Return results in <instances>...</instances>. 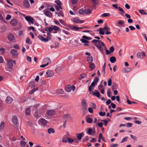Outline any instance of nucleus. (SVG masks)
Segmentation results:
<instances>
[{
	"label": "nucleus",
	"instance_id": "nucleus-1",
	"mask_svg": "<svg viewBox=\"0 0 147 147\" xmlns=\"http://www.w3.org/2000/svg\"><path fill=\"white\" fill-rule=\"evenodd\" d=\"M136 56L138 58L143 59L146 56V54L144 51H142L141 52H138L137 53Z\"/></svg>",
	"mask_w": 147,
	"mask_h": 147
},
{
	"label": "nucleus",
	"instance_id": "nucleus-2",
	"mask_svg": "<svg viewBox=\"0 0 147 147\" xmlns=\"http://www.w3.org/2000/svg\"><path fill=\"white\" fill-rule=\"evenodd\" d=\"M82 105L83 110L84 111H86L88 106L86 100L84 99L82 101Z\"/></svg>",
	"mask_w": 147,
	"mask_h": 147
},
{
	"label": "nucleus",
	"instance_id": "nucleus-3",
	"mask_svg": "<svg viewBox=\"0 0 147 147\" xmlns=\"http://www.w3.org/2000/svg\"><path fill=\"white\" fill-rule=\"evenodd\" d=\"M44 61L47 62L46 64H43L40 65V67L41 68H43L47 65L49 63L51 62V61L50 59L48 57H46L44 59Z\"/></svg>",
	"mask_w": 147,
	"mask_h": 147
},
{
	"label": "nucleus",
	"instance_id": "nucleus-4",
	"mask_svg": "<svg viewBox=\"0 0 147 147\" xmlns=\"http://www.w3.org/2000/svg\"><path fill=\"white\" fill-rule=\"evenodd\" d=\"M10 53L12 55L13 57H17L18 55L17 51L14 49H11L10 51Z\"/></svg>",
	"mask_w": 147,
	"mask_h": 147
},
{
	"label": "nucleus",
	"instance_id": "nucleus-5",
	"mask_svg": "<svg viewBox=\"0 0 147 147\" xmlns=\"http://www.w3.org/2000/svg\"><path fill=\"white\" fill-rule=\"evenodd\" d=\"M63 118L65 120H72V118L71 115L69 114H65L63 116Z\"/></svg>",
	"mask_w": 147,
	"mask_h": 147
},
{
	"label": "nucleus",
	"instance_id": "nucleus-6",
	"mask_svg": "<svg viewBox=\"0 0 147 147\" xmlns=\"http://www.w3.org/2000/svg\"><path fill=\"white\" fill-rule=\"evenodd\" d=\"M46 76L47 77H51L54 74V72L51 70L48 71L46 73Z\"/></svg>",
	"mask_w": 147,
	"mask_h": 147
},
{
	"label": "nucleus",
	"instance_id": "nucleus-7",
	"mask_svg": "<svg viewBox=\"0 0 147 147\" xmlns=\"http://www.w3.org/2000/svg\"><path fill=\"white\" fill-rule=\"evenodd\" d=\"M25 20L28 22H30L33 24L34 23V19L31 17L30 16H26L25 18Z\"/></svg>",
	"mask_w": 147,
	"mask_h": 147
},
{
	"label": "nucleus",
	"instance_id": "nucleus-8",
	"mask_svg": "<svg viewBox=\"0 0 147 147\" xmlns=\"http://www.w3.org/2000/svg\"><path fill=\"white\" fill-rule=\"evenodd\" d=\"M10 24L13 26H15L18 24V22L16 19L11 20L10 22Z\"/></svg>",
	"mask_w": 147,
	"mask_h": 147
},
{
	"label": "nucleus",
	"instance_id": "nucleus-9",
	"mask_svg": "<svg viewBox=\"0 0 147 147\" xmlns=\"http://www.w3.org/2000/svg\"><path fill=\"white\" fill-rule=\"evenodd\" d=\"M12 121L15 125H16L18 123V118L16 116H13L12 118Z\"/></svg>",
	"mask_w": 147,
	"mask_h": 147
},
{
	"label": "nucleus",
	"instance_id": "nucleus-10",
	"mask_svg": "<svg viewBox=\"0 0 147 147\" xmlns=\"http://www.w3.org/2000/svg\"><path fill=\"white\" fill-rule=\"evenodd\" d=\"M44 14L47 16L51 18L52 16L51 13L49 10H45L44 11Z\"/></svg>",
	"mask_w": 147,
	"mask_h": 147
},
{
	"label": "nucleus",
	"instance_id": "nucleus-11",
	"mask_svg": "<svg viewBox=\"0 0 147 147\" xmlns=\"http://www.w3.org/2000/svg\"><path fill=\"white\" fill-rule=\"evenodd\" d=\"M7 62L8 67L9 68H11L13 66V61L12 60H9L7 61Z\"/></svg>",
	"mask_w": 147,
	"mask_h": 147
},
{
	"label": "nucleus",
	"instance_id": "nucleus-12",
	"mask_svg": "<svg viewBox=\"0 0 147 147\" xmlns=\"http://www.w3.org/2000/svg\"><path fill=\"white\" fill-rule=\"evenodd\" d=\"M84 136V134L83 132H82L80 133H78L76 134V136L77 139L78 140H80L82 137Z\"/></svg>",
	"mask_w": 147,
	"mask_h": 147
},
{
	"label": "nucleus",
	"instance_id": "nucleus-13",
	"mask_svg": "<svg viewBox=\"0 0 147 147\" xmlns=\"http://www.w3.org/2000/svg\"><path fill=\"white\" fill-rule=\"evenodd\" d=\"M51 26L53 27V30H54V31H57L59 33H61V30L58 26L53 25H52Z\"/></svg>",
	"mask_w": 147,
	"mask_h": 147
},
{
	"label": "nucleus",
	"instance_id": "nucleus-14",
	"mask_svg": "<svg viewBox=\"0 0 147 147\" xmlns=\"http://www.w3.org/2000/svg\"><path fill=\"white\" fill-rule=\"evenodd\" d=\"M95 92H93L92 93V94L93 95H94L96 97H97L98 98H99L100 97V93L97 90H94Z\"/></svg>",
	"mask_w": 147,
	"mask_h": 147
},
{
	"label": "nucleus",
	"instance_id": "nucleus-15",
	"mask_svg": "<svg viewBox=\"0 0 147 147\" xmlns=\"http://www.w3.org/2000/svg\"><path fill=\"white\" fill-rule=\"evenodd\" d=\"M23 5L26 7H29L30 5L28 1L27 0H24L23 1Z\"/></svg>",
	"mask_w": 147,
	"mask_h": 147
},
{
	"label": "nucleus",
	"instance_id": "nucleus-16",
	"mask_svg": "<svg viewBox=\"0 0 147 147\" xmlns=\"http://www.w3.org/2000/svg\"><path fill=\"white\" fill-rule=\"evenodd\" d=\"M38 38L42 42H45L48 41V39H46V38H45L41 35H39Z\"/></svg>",
	"mask_w": 147,
	"mask_h": 147
},
{
	"label": "nucleus",
	"instance_id": "nucleus-17",
	"mask_svg": "<svg viewBox=\"0 0 147 147\" xmlns=\"http://www.w3.org/2000/svg\"><path fill=\"white\" fill-rule=\"evenodd\" d=\"M55 111L53 110H49L47 112L48 115L50 116L54 115L55 114Z\"/></svg>",
	"mask_w": 147,
	"mask_h": 147
},
{
	"label": "nucleus",
	"instance_id": "nucleus-18",
	"mask_svg": "<svg viewBox=\"0 0 147 147\" xmlns=\"http://www.w3.org/2000/svg\"><path fill=\"white\" fill-rule=\"evenodd\" d=\"M5 125L4 122L3 121H2L1 122L0 124V131H2L4 129Z\"/></svg>",
	"mask_w": 147,
	"mask_h": 147
},
{
	"label": "nucleus",
	"instance_id": "nucleus-19",
	"mask_svg": "<svg viewBox=\"0 0 147 147\" xmlns=\"http://www.w3.org/2000/svg\"><path fill=\"white\" fill-rule=\"evenodd\" d=\"M7 37L8 39L11 41H13L14 39V36L13 35L11 34H9Z\"/></svg>",
	"mask_w": 147,
	"mask_h": 147
},
{
	"label": "nucleus",
	"instance_id": "nucleus-20",
	"mask_svg": "<svg viewBox=\"0 0 147 147\" xmlns=\"http://www.w3.org/2000/svg\"><path fill=\"white\" fill-rule=\"evenodd\" d=\"M40 112L39 110H37L36 111L34 116L37 118H39L40 116Z\"/></svg>",
	"mask_w": 147,
	"mask_h": 147
},
{
	"label": "nucleus",
	"instance_id": "nucleus-21",
	"mask_svg": "<svg viewBox=\"0 0 147 147\" xmlns=\"http://www.w3.org/2000/svg\"><path fill=\"white\" fill-rule=\"evenodd\" d=\"M12 98L10 96L7 97L6 100V102L7 103H11L12 101Z\"/></svg>",
	"mask_w": 147,
	"mask_h": 147
},
{
	"label": "nucleus",
	"instance_id": "nucleus-22",
	"mask_svg": "<svg viewBox=\"0 0 147 147\" xmlns=\"http://www.w3.org/2000/svg\"><path fill=\"white\" fill-rule=\"evenodd\" d=\"M87 133L89 135L93 136L94 133L93 132L92 129L91 128H89L88 130Z\"/></svg>",
	"mask_w": 147,
	"mask_h": 147
},
{
	"label": "nucleus",
	"instance_id": "nucleus-23",
	"mask_svg": "<svg viewBox=\"0 0 147 147\" xmlns=\"http://www.w3.org/2000/svg\"><path fill=\"white\" fill-rule=\"evenodd\" d=\"M93 60L92 57L91 56H88L87 57V60L89 63H91Z\"/></svg>",
	"mask_w": 147,
	"mask_h": 147
},
{
	"label": "nucleus",
	"instance_id": "nucleus-24",
	"mask_svg": "<svg viewBox=\"0 0 147 147\" xmlns=\"http://www.w3.org/2000/svg\"><path fill=\"white\" fill-rule=\"evenodd\" d=\"M131 70V69L129 67H127L126 68L123 69L122 70V72L123 73H127L129 72Z\"/></svg>",
	"mask_w": 147,
	"mask_h": 147
},
{
	"label": "nucleus",
	"instance_id": "nucleus-25",
	"mask_svg": "<svg viewBox=\"0 0 147 147\" xmlns=\"http://www.w3.org/2000/svg\"><path fill=\"white\" fill-rule=\"evenodd\" d=\"M40 122L42 125H45L47 123V121L44 119H42L40 120Z\"/></svg>",
	"mask_w": 147,
	"mask_h": 147
},
{
	"label": "nucleus",
	"instance_id": "nucleus-26",
	"mask_svg": "<svg viewBox=\"0 0 147 147\" xmlns=\"http://www.w3.org/2000/svg\"><path fill=\"white\" fill-rule=\"evenodd\" d=\"M110 60L111 62L112 63H114L116 62V59L115 57L114 56H112L110 58Z\"/></svg>",
	"mask_w": 147,
	"mask_h": 147
},
{
	"label": "nucleus",
	"instance_id": "nucleus-27",
	"mask_svg": "<svg viewBox=\"0 0 147 147\" xmlns=\"http://www.w3.org/2000/svg\"><path fill=\"white\" fill-rule=\"evenodd\" d=\"M71 90V88L70 86H67L65 87V90L67 92H70Z\"/></svg>",
	"mask_w": 147,
	"mask_h": 147
},
{
	"label": "nucleus",
	"instance_id": "nucleus-28",
	"mask_svg": "<svg viewBox=\"0 0 147 147\" xmlns=\"http://www.w3.org/2000/svg\"><path fill=\"white\" fill-rule=\"evenodd\" d=\"M26 114V115H30V108H27L25 111Z\"/></svg>",
	"mask_w": 147,
	"mask_h": 147
},
{
	"label": "nucleus",
	"instance_id": "nucleus-29",
	"mask_svg": "<svg viewBox=\"0 0 147 147\" xmlns=\"http://www.w3.org/2000/svg\"><path fill=\"white\" fill-rule=\"evenodd\" d=\"M47 132L49 134H51V133H54L55 131L53 128H51L48 129Z\"/></svg>",
	"mask_w": 147,
	"mask_h": 147
},
{
	"label": "nucleus",
	"instance_id": "nucleus-30",
	"mask_svg": "<svg viewBox=\"0 0 147 147\" xmlns=\"http://www.w3.org/2000/svg\"><path fill=\"white\" fill-rule=\"evenodd\" d=\"M64 91L62 89H58L56 90V92L58 94H63Z\"/></svg>",
	"mask_w": 147,
	"mask_h": 147
},
{
	"label": "nucleus",
	"instance_id": "nucleus-31",
	"mask_svg": "<svg viewBox=\"0 0 147 147\" xmlns=\"http://www.w3.org/2000/svg\"><path fill=\"white\" fill-rule=\"evenodd\" d=\"M79 18V17H76L75 18H73L72 20L73 22L76 23H78Z\"/></svg>",
	"mask_w": 147,
	"mask_h": 147
},
{
	"label": "nucleus",
	"instance_id": "nucleus-32",
	"mask_svg": "<svg viewBox=\"0 0 147 147\" xmlns=\"http://www.w3.org/2000/svg\"><path fill=\"white\" fill-rule=\"evenodd\" d=\"M103 28H100L99 29L97 30L98 32H99V33L101 35H104L105 32L104 31H103Z\"/></svg>",
	"mask_w": 147,
	"mask_h": 147
},
{
	"label": "nucleus",
	"instance_id": "nucleus-33",
	"mask_svg": "<svg viewBox=\"0 0 147 147\" xmlns=\"http://www.w3.org/2000/svg\"><path fill=\"white\" fill-rule=\"evenodd\" d=\"M80 29V27H78L75 26H73L71 28V29L72 30H75L76 31H78Z\"/></svg>",
	"mask_w": 147,
	"mask_h": 147
},
{
	"label": "nucleus",
	"instance_id": "nucleus-34",
	"mask_svg": "<svg viewBox=\"0 0 147 147\" xmlns=\"http://www.w3.org/2000/svg\"><path fill=\"white\" fill-rule=\"evenodd\" d=\"M26 42L28 43V44H31L32 42L29 38L28 37L26 38Z\"/></svg>",
	"mask_w": 147,
	"mask_h": 147
},
{
	"label": "nucleus",
	"instance_id": "nucleus-35",
	"mask_svg": "<svg viewBox=\"0 0 147 147\" xmlns=\"http://www.w3.org/2000/svg\"><path fill=\"white\" fill-rule=\"evenodd\" d=\"M86 121L87 123H91L93 122L92 119L90 117H87Z\"/></svg>",
	"mask_w": 147,
	"mask_h": 147
},
{
	"label": "nucleus",
	"instance_id": "nucleus-36",
	"mask_svg": "<svg viewBox=\"0 0 147 147\" xmlns=\"http://www.w3.org/2000/svg\"><path fill=\"white\" fill-rule=\"evenodd\" d=\"M91 13V10L89 9H85V13L86 14H90Z\"/></svg>",
	"mask_w": 147,
	"mask_h": 147
},
{
	"label": "nucleus",
	"instance_id": "nucleus-37",
	"mask_svg": "<svg viewBox=\"0 0 147 147\" xmlns=\"http://www.w3.org/2000/svg\"><path fill=\"white\" fill-rule=\"evenodd\" d=\"M79 13L81 15H83L85 13V10L82 9H80L79 10Z\"/></svg>",
	"mask_w": 147,
	"mask_h": 147
},
{
	"label": "nucleus",
	"instance_id": "nucleus-38",
	"mask_svg": "<svg viewBox=\"0 0 147 147\" xmlns=\"http://www.w3.org/2000/svg\"><path fill=\"white\" fill-rule=\"evenodd\" d=\"M89 67L90 69H93L95 68V65L94 63H91L90 64Z\"/></svg>",
	"mask_w": 147,
	"mask_h": 147
},
{
	"label": "nucleus",
	"instance_id": "nucleus-39",
	"mask_svg": "<svg viewBox=\"0 0 147 147\" xmlns=\"http://www.w3.org/2000/svg\"><path fill=\"white\" fill-rule=\"evenodd\" d=\"M139 12L142 14L146 15L147 14L146 12L143 10H140L139 11Z\"/></svg>",
	"mask_w": 147,
	"mask_h": 147
},
{
	"label": "nucleus",
	"instance_id": "nucleus-40",
	"mask_svg": "<svg viewBox=\"0 0 147 147\" xmlns=\"http://www.w3.org/2000/svg\"><path fill=\"white\" fill-rule=\"evenodd\" d=\"M80 40L82 43H88L89 42L88 41L82 38Z\"/></svg>",
	"mask_w": 147,
	"mask_h": 147
},
{
	"label": "nucleus",
	"instance_id": "nucleus-41",
	"mask_svg": "<svg viewBox=\"0 0 147 147\" xmlns=\"http://www.w3.org/2000/svg\"><path fill=\"white\" fill-rule=\"evenodd\" d=\"M95 45L96 46L100 51L101 50L102 47L100 44L97 43L95 44Z\"/></svg>",
	"mask_w": 147,
	"mask_h": 147
},
{
	"label": "nucleus",
	"instance_id": "nucleus-42",
	"mask_svg": "<svg viewBox=\"0 0 147 147\" xmlns=\"http://www.w3.org/2000/svg\"><path fill=\"white\" fill-rule=\"evenodd\" d=\"M110 16L111 14L109 13H103L102 15V17H107Z\"/></svg>",
	"mask_w": 147,
	"mask_h": 147
},
{
	"label": "nucleus",
	"instance_id": "nucleus-43",
	"mask_svg": "<svg viewBox=\"0 0 147 147\" xmlns=\"http://www.w3.org/2000/svg\"><path fill=\"white\" fill-rule=\"evenodd\" d=\"M26 143L25 142L22 141L20 142V144L22 146L24 147L25 146Z\"/></svg>",
	"mask_w": 147,
	"mask_h": 147
},
{
	"label": "nucleus",
	"instance_id": "nucleus-44",
	"mask_svg": "<svg viewBox=\"0 0 147 147\" xmlns=\"http://www.w3.org/2000/svg\"><path fill=\"white\" fill-rule=\"evenodd\" d=\"M103 28V30H104L106 32H109L110 30V28L108 27H105Z\"/></svg>",
	"mask_w": 147,
	"mask_h": 147
},
{
	"label": "nucleus",
	"instance_id": "nucleus-45",
	"mask_svg": "<svg viewBox=\"0 0 147 147\" xmlns=\"http://www.w3.org/2000/svg\"><path fill=\"white\" fill-rule=\"evenodd\" d=\"M67 141L69 143H71L74 141V140L70 138H68Z\"/></svg>",
	"mask_w": 147,
	"mask_h": 147
},
{
	"label": "nucleus",
	"instance_id": "nucleus-46",
	"mask_svg": "<svg viewBox=\"0 0 147 147\" xmlns=\"http://www.w3.org/2000/svg\"><path fill=\"white\" fill-rule=\"evenodd\" d=\"M99 80V78L97 77H95L94 80V82L96 83V84H97Z\"/></svg>",
	"mask_w": 147,
	"mask_h": 147
},
{
	"label": "nucleus",
	"instance_id": "nucleus-47",
	"mask_svg": "<svg viewBox=\"0 0 147 147\" xmlns=\"http://www.w3.org/2000/svg\"><path fill=\"white\" fill-rule=\"evenodd\" d=\"M55 3L58 6L59 5H61V3L60 1L59 0H56L55 1Z\"/></svg>",
	"mask_w": 147,
	"mask_h": 147
},
{
	"label": "nucleus",
	"instance_id": "nucleus-48",
	"mask_svg": "<svg viewBox=\"0 0 147 147\" xmlns=\"http://www.w3.org/2000/svg\"><path fill=\"white\" fill-rule=\"evenodd\" d=\"M85 77V74H83L81 75H80V77L79 78V80H81Z\"/></svg>",
	"mask_w": 147,
	"mask_h": 147
},
{
	"label": "nucleus",
	"instance_id": "nucleus-49",
	"mask_svg": "<svg viewBox=\"0 0 147 147\" xmlns=\"http://www.w3.org/2000/svg\"><path fill=\"white\" fill-rule=\"evenodd\" d=\"M99 115L101 116H105L106 114V113L105 112H100L99 113Z\"/></svg>",
	"mask_w": 147,
	"mask_h": 147
},
{
	"label": "nucleus",
	"instance_id": "nucleus-50",
	"mask_svg": "<svg viewBox=\"0 0 147 147\" xmlns=\"http://www.w3.org/2000/svg\"><path fill=\"white\" fill-rule=\"evenodd\" d=\"M54 22L55 23V24L56 25H58V26H62L59 23V22L58 20H55L54 21Z\"/></svg>",
	"mask_w": 147,
	"mask_h": 147
},
{
	"label": "nucleus",
	"instance_id": "nucleus-51",
	"mask_svg": "<svg viewBox=\"0 0 147 147\" xmlns=\"http://www.w3.org/2000/svg\"><path fill=\"white\" fill-rule=\"evenodd\" d=\"M13 47L16 49H20V47L17 44L14 45Z\"/></svg>",
	"mask_w": 147,
	"mask_h": 147
},
{
	"label": "nucleus",
	"instance_id": "nucleus-52",
	"mask_svg": "<svg viewBox=\"0 0 147 147\" xmlns=\"http://www.w3.org/2000/svg\"><path fill=\"white\" fill-rule=\"evenodd\" d=\"M46 29L48 30V31L49 32H51L53 30V28L52 26L51 27H49V28L47 27H46Z\"/></svg>",
	"mask_w": 147,
	"mask_h": 147
},
{
	"label": "nucleus",
	"instance_id": "nucleus-53",
	"mask_svg": "<svg viewBox=\"0 0 147 147\" xmlns=\"http://www.w3.org/2000/svg\"><path fill=\"white\" fill-rule=\"evenodd\" d=\"M114 48L113 46H111L109 49V50L111 53H112L114 51Z\"/></svg>",
	"mask_w": 147,
	"mask_h": 147
},
{
	"label": "nucleus",
	"instance_id": "nucleus-54",
	"mask_svg": "<svg viewBox=\"0 0 147 147\" xmlns=\"http://www.w3.org/2000/svg\"><path fill=\"white\" fill-rule=\"evenodd\" d=\"M111 83H112V80L111 78H109L108 80V85L109 86H110L111 85Z\"/></svg>",
	"mask_w": 147,
	"mask_h": 147
},
{
	"label": "nucleus",
	"instance_id": "nucleus-55",
	"mask_svg": "<svg viewBox=\"0 0 147 147\" xmlns=\"http://www.w3.org/2000/svg\"><path fill=\"white\" fill-rule=\"evenodd\" d=\"M92 1L94 3V5L98 4L99 2L98 0H92Z\"/></svg>",
	"mask_w": 147,
	"mask_h": 147
},
{
	"label": "nucleus",
	"instance_id": "nucleus-56",
	"mask_svg": "<svg viewBox=\"0 0 147 147\" xmlns=\"http://www.w3.org/2000/svg\"><path fill=\"white\" fill-rule=\"evenodd\" d=\"M35 83L34 81H32L30 82L29 85L31 86H32L34 85Z\"/></svg>",
	"mask_w": 147,
	"mask_h": 147
},
{
	"label": "nucleus",
	"instance_id": "nucleus-57",
	"mask_svg": "<svg viewBox=\"0 0 147 147\" xmlns=\"http://www.w3.org/2000/svg\"><path fill=\"white\" fill-rule=\"evenodd\" d=\"M0 20H1V21L5 22V20L4 18L3 17L2 15L1 14H0Z\"/></svg>",
	"mask_w": 147,
	"mask_h": 147
},
{
	"label": "nucleus",
	"instance_id": "nucleus-58",
	"mask_svg": "<svg viewBox=\"0 0 147 147\" xmlns=\"http://www.w3.org/2000/svg\"><path fill=\"white\" fill-rule=\"evenodd\" d=\"M119 144H112L111 145V147H117L119 146Z\"/></svg>",
	"mask_w": 147,
	"mask_h": 147
},
{
	"label": "nucleus",
	"instance_id": "nucleus-59",
	"mask_svg": "<svg viewBox=\"0 0 147 147\" xmlns=\"http://www.w3.org/2000/svg\"><path fill=\"white\" fill-rule=\"evenodd\" d=\"M88 111L89 112L91 113H93V110L91 108H89L88 109Z\"/></svg>",
	"mask_w": 147,
	"mask_h": 147
},
{
	"label": "nucleus",
	"instance_id": "nucleus-60",
	"mask_svg": "<svg viewBox=\"0 0 147 147\" xmlns=\"http://www.w3.org/2000/svg\"><path fill=\"white\" fill-rule=\"evenodd\" d=\"M11 16L10 15L8 14L7 15V16L6 17V19L7 20H9L11 19Z\"/></svg>",
	"mask_w": 147,
	"mask_h": 147
},
{
	"label": "nucleus",
	"instance_id": "nucleus-61",
	"mask_svg": "<svg viewBox=\"0 0 147 147\" xmlns=\"http://www.w3.org/2000/svg\"><path fill=\"white\" fill-rule=\"evenodd\" d=\"M124 23V22L123 21H120L118 22V24L121 25H123Z\"/></svg>",
	"mask_w": 147,
	"mask_h": 147
},
{
	"label": "nucleus",
	"instance_id": "nucleus-62",
	"mask_svg": "<svg viewBox=\"0 0 147 147\" xmlns=\"http://www.w3.org/2000/svg\"><path fill=\"white\" fill-rule=\"evenodd\" d=\"M129 28L131 30H134L135 29V28L132 26H129Z\"/></svg>",
	"mask_w": 147,
	"mask_h": 147
},
{
	"label": "nucleus",
	"instance_id": "nucleus-63",
	"mask_svg": "<svg viewBox=\"0 0 147 147\" xmlns=\"http://www.w3.org/2000/svg\"><path fill=\"white\" fill-rule=\"evenodd\" d=\"M89 140V138L88 136H86L83 139L82 141L83 142L84 141H87Z\"/></svg>",
	"mask_w": 147,
	"mask_h": 147
},
{
	"label": "nucleus",
	"instance_id": "nucleus-64",
	"mask_svg": "<svg viewBox=\"0 0 147 147\" xmlns=\"http://www.w3.org/2000/svg\"><path fill=\"white\" fill-rule=\"evenodd\" d=\"M127 126L128 127H132V123H128L126 124Z\"/></svg>",
	"mask_w": 147,
	"mask_h": 147
}]
</instances>
